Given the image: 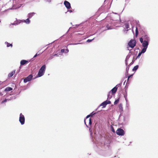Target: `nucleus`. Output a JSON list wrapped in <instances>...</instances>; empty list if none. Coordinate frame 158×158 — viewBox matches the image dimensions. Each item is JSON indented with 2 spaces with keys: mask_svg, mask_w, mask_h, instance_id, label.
Listing matches in <instances>:
<instances>
[{
  "mask_svg": "<svg viewBox=\"0 0 158 158\" xmlns=\"http://www.w3.org/2000/svg\"><path fill=\"white\" fill-rule=\"evenodd\" d=\"M46 68V66L45 65H44L41 67L37 74V76L38 77H40L44 74Z\"/></svg>",
  "mask_w": 158,
  "mask_h": 158,
  "instance_id": "nucleus-1",
  "label": "nucleus"
},
{
  "mask_svg": "<svg viewBox=\"0 0 158 158\" xmlns=\"http://www.w3.org/2000/svg\"><path fill=\"white\" fill-rule=\"evenodd\" d=\"M110 103L111 102L110 101L107 100L102 103L98 107L97 109H98V108H99L101 106H102V108H105L107 104H110Z\"/></svg>",
  "mask_w": 158,
  "mask_h": 158,
  "instance_id": "nucleus-2",
  "label": "nucleus"
},
{
  "mask_svg": "<svg viewBox=\"0 0 158 158\" xmlns=\"http://www.w3.org/2000/svg\"><path fill=\"white\" fill-rule=\"evenodd\" d=\"M136 41L135 40L131 39L128 43V45L130 47L133 48L135 46Z\"/></svg>",
  "mask_w": 158,
  "mask_h": 158,
  "instance_id": "nucleus-3",
  "label": "nucleus"
},
{
  "mask_svg": "<svg viewBox=\"0 0 158 158\" xmlns=\"http://www.w3.org/2000/svg\"><path fill=\"white\" fill-rule=\"evenodd\" d=\"M116 133L117 135H123L125 134L124 130L121 128H118L116 131Z\"/></svg>",
  "mask_w": 158,
  "mask_h": 158,
  "instance_id": "nucleus-4",
  "label": "nucleus"
},
{
  "mask_svg": "<svg viewBox=\"0 0 158 158\" xmlns=\"http://www.w3.org/2000/svg\"><path fill=\"white\" fill-rule=\"evenodd\" d=\"M19 121L20 122L22 125H23L24 123L25 118L23 114L21 113L19 115Z\"/></svg>",
  "mask_w": 158,
  "mask_h": 158,
  "instance_id": "nucleus-5",
  "label": "nucleus"
},
{
  "mask_svg": "<svg viewBox=\"0 0 158 158\" xmlns=\"http://www.w3.org/2000/svg\"><path fill=\"white\" fill-rule=\"evenodd\" d=\"M32 77L33 76L31 74L28 76L27 77H25L23 81L24 82L26 83L28 81H30L32 79Z\"/></svg>",
  "mask_w": 158,
  "mask_h": 158,
  "instance_id": "nucleus-6",
  "label": "nucleus"
},
{
  "mask_svg": "<svg viewBox=\"0 0 158 158\" xmlns=\"http://www.w3.org/2000/svg\"><path fill=\"white\" fill-rule=\"evenodd\" d=\"M64 4L67 9H69L71 8L70 4L68 1H65L64 2Z\"/></svg>",
  "mask_w": 158,
  "mask_h": 158,
  "instance_id": "nucleus-7",
  "label": "nucleus"
},
{
  "mask_svg": "<svg viewBox=\"0 0 158 158\" xmlns=\"http://www.w3.org/2000/svg\"><path fill=\"white\" fill-rule=\"evenodd\" d=\"M148 42L147 40H144L143 43H142V46L144 47H146L147 48L148 47Z\"/></svg>",
  "mask_w": 158,
  "mask_h": 158,
  "instance_id": "nucleus-8",
  "label": "nucleus"
},
{
  "mask_svg": "<svg viewBox=\"0 0 158 158\" xmlns=\"http://www.w3.org/2000/svg\"><path fill=\"white\" fill-rule=\"evenodd\" d=\"M30 61V60H22L20 61V64L21 65H23L28 63V62H29Z\"/></svg>",
  "mask_w": 158,
  "mask_h": 158,
  "instance_id": "nucleus-9",
  "label": "nucleus"
},
{
  "mask_svg": "<svg viewBox=\"0 0 158 158\" xmlns=\"http://www.w3.org/2000/svg\"><path fill=\"white\" fill-rule=\"evenodd\" d=\"M117 89L118 87L116 86L113 88L110 92H111L112 94H115L117 91Z\"/></svg>",
  "mask_w": 158,
  "mask_h": 158,
  "instance_id": "nucleus-10",
  "label": "nucleus"
},
{
  "mask_svg": "<svg viewBox=\"0 0 158 158\" xmlns=\"http://www.w3.org/2000/svg\"><path fill=\"white\" fill-rule=\"evenodd\" d=\"M124 28L127 29V31H128L130 29L129 27V25L128 23H126L124 24Z\"/></svg>",
  "mask_w": 158,
  "mask_h": 158,
  "instance_id": "nucleus-11",
  "label": "nucleus"
},
{
  "mask_svg": "<svg viewBox=\"0 0 158 158\" xmlns=\"http://www.w3.org/2000/svg\"><path fill=\"white\" fill-rule=\"evenodd\" d=\"M95 113H94V112H92L91 113V114H89V115H88L87 116L86 120H85L84 121L85 124V120H86L87 118H89L90 116H93L94 114H95Z\"/></svg>",
  "mask_w": 158,
  "mask_h": 158,
  "instance_id": "nucleus-12",
  "label": "nucleus"
},
{
  "mask_svg": "<svg viewBox=\"0 0 158 158\" xmlns=\"http://www.w3.org/2000/svg\"><path fill=\"white\" fill-rule=\"evenodd\" d=\"M15 73V71H13L10 73L8 75V77H12Z\"/></svg>",
  "mask_w": 158,
  "mask_h": 158,
  "instance_id": "nucleus-13",
  "label": "nucleus"
},
{
  "mask_svg": "<svg viewBox=\"0 0 158 158\" xmlns=\"http://www.w3.org/2000/svg\"><path fill=\"white\" fill-rule=\"evenodd\" d=\"M35 14V13L34 12H32L29 13L28 15V17L29 18H31Z\"/></svg>",
  "mask_w": 158,
  "mask_h": 158,
  "instance_id": "nucleus-14",
  "label": "nucleus"
},
{
  "mask_svg": "<svg viewBox=\"0 0 158 158\" xmlns=\"http://www.w3.org/2000/svg\"><path fill=\"white\" fill-rule=\"evenodd\" d=\"M142 37L144 40H147L148 41L149 40V38L147 35H145L144 36H143Z\"/></svg>",
  "mask_w": 158,
  "mask_h": 158,
  "instance_id": "nucleus-15",
  "label": "nucleus"
},
{
  "mask_svg": "<svg viewBox=\"0 0 158 158\" xmlns=\"http://www.w3.org/2000/svg\"><path fill=\"white\" fill-rule=\"evenodd\" d=\"M12 88L11 87H6L5 89V91H11L12 90Z\"/></svg>",
  "mask_w": 158,
  "mask_h": 158,
  "instance_id": "nucleus-16",
  "label": "nucleus"
},
{
  "mask_svg": "<svg viewBox=\"0 0 158 158\" xmlns=\"http://www.w3.org/2000/svg\"><path fill=\"white\" fill-rule=\"evenodd\" d=\"M112 93L111 92H109L107 96V99H110L112 97Z\"/></svg>",
  "mask_w": 158,
  "mask_h": 158,
  "instance_id": "nucleus-17",
  "label": "nucleus"
},
{
  "mask_svg": "<svg viewBox=\"0 0 158 158\" xmlns=\"http://www.w3.org/2000/svg\"><path fill=\"white\" fill-rule=\"evenodd\" d=\"M29 18H28L26 20H23V21H22V22H25L27 23H29L30 22V21L29 20Z\"/></svg>",
  "mask_w": 158,
  "mask_h": 158,
  "instance_id": "nucleus-18",
  "label": "nucleus"
},
{
  "mask_svg": "<svg viewBox=\"0 0 158 158\" xmlns=\"http://www.w3.org/2000/svg\"><path fill=\"white\" fill-rule=\"evenodd\" d=\"M139 33V31L138 30V28L137 27H136V30H135V37H137L138 36V35Z\"/></svg>",
  "mask_w": 158,
  "mask_h": 158,
  "instance_id": "nucleus-19",
  "label": "nucleus"
},
{
  "mask_svg": "<svg viewBox=\"0 0 158 158\" xmlns=\"http://www.w3.org/2000/svg\"><path fill=\"white\" fill-rule=\"evenodd\" d=\"M147 48L146 47H143V48L141 50V53H144L146 52Z\"/></svg>",
  "mask_w": 158,
  "mask_h": 158,
  "instance_id": "nucleus-20",
  "label": "nucleus"
},
{
  "mask_svg": "<svg viewBox=\"0 0 158 158\" xmlns=\"http://www.w3.org/2000/svg\"><path fill=\"white\" fill-rule=\"evenodd\" d=\"M139 67V66L138 65H137L135 66L134 68H133L132 70L133 71H136V70L138 69Z\"/></svg>",
  "mask_w": 158,
  "mask_h": 158,
  "instance_id": "nucleus-21",
  "label": "nucleus"
},
{
  "mask_svg": "<svg viewBox=\"0 0 158 158\" xmlns=\"http://www.w3.org/2000/svg\"><path fill=\"white\" fill-rule=\"evenodd\" d=\"M119 100V98L116 100L114 102V105H116L117 104H118V103Z\"/></svg>",
  "mask_w": 158,
  "mask_h": 158,
  "instance_id": "nucleus-22",
  "label": "nucleus"
},
{
  "mask_svg": "<svg viewBox=\"0 0 158 158\" xmlns=\"http://www.w3.org/2000/svg\"><path fill=\"white\" fill-rule=\"evenodd\" d=\"M6 44L7 45V47H9L10 46H11V47H12V44H10L8 42H6Z\"/></svg>",
  "mask_w": 158,
  "mask_h": 158,
  "instance_id": "nucleus-23",
  "label": "nucleus"
},
{
  "mask_svg": "<svg viewBox=\"0 0 158 158\" xmlns=\"http://www.w3.org/2000/svg\"><path fill=\"white\" fill-rule=\"evenodd\" d=\"M106 27L107 28L108 30L110 29H111L110 26L109 24H107L106 25Z\"/></svg>",
  "mask_w": 158,
  "mask_h": 158,
  "instance_id": "nucleus-24",
  "label": "nucleus"
},
{
  "mask_svg": "<svg viewBox=\"0 0 158 158\" xmlns=\"http://www.w3.org/2000/svg\"><path fill=\"white\" fill-rule=\"evenodd\" d=\"M110 129H111V131L114 132V133H115V130L112 126H111V127H110Z\"/></svg>",
  "mask_w": 158,
  "mask_h": 158,
  "instance_id": "nucleus-25",
  "label": "nucleus"
},
{
  "mask_svg": "<svg viewBox=\"0 0 158 158\" xmlns=\"http://www.w3.org/2000/svg\"><path fill=\"white\" fill-rule=\"evenodd\" d=\"M143 38L142 37H141L139 39V40L140 41V42L142 43H143Z\"/></svg>",
  "mask_w": 158,
  "mask_h": 158,
  "instance_id": "nucleus-26",
  "label": "nucleus"
},
{
  "mask_svg": "<svg viewBox=\"0 0 158 158\" xmlns=\"http://www.w3.org/2000/svg\"><path fill=\"white\" fill-rule=\"evenodd\" d=\"M118 107L119 109H122L123 107H122V104H120L119 105Z\"/></svg>",
  "mask_w": 158,
  "mask_h": 158,
  "instance_id": "nucleus-27",
  "label": "nucleus"
},
{
  "mask_svg": "<svg viewBox=\"0 0 158 158\" xmlns=\"http://www.w3.org/2000/svg\"><path fill=\"white\" fill-rule=\"evenodd\" d=\"M142 53H141V52H139V53L138 56L137 57V58H139V56L141 55Z\"/></svg>",
  "mask_w": 158,
  "mask_h": 158,
  "instance_id": "nucleus-28",
  "label": "nucleus"
},
{
  "mask_svg": "<svg viewBox=\"0 0 158 158\" xmlns=\"http://www.w3.org/2000/svg\"><path fill=\"white\" fill-rule=\"evenodd\" d=\"M89 125H91L92 124L91 119L90 118H89Z\"/></svg>",
  "mask_w": 158,
  "mask_h": 158,
  "instance_id": "nucleus-29",
  "label": "nucleus"
},
{
  "mask_svg": "<svg viewBox=\"0 0 158 158\" xmlns=\"http://www.w3.org/2000/svg\"><path fill=\"white\" fill-rule=\"evenodd\" d=\"M94 39V38L92 40L88 39L87 40V42H91Z\"/></svg>",
  "mask_w": 158,
  "mask_h": 158,
  "instance_id": "nucleus-30",
  "label": "nucleus"
},
{
  "mask_svg": "<svg viewBox=\"0 0 158 158\" xmlns=\"http://www.w3.org/2000/svg\"><path fill=\"white\" fill-rule=\"evenodd\" d=\"M60 52L61 53H64L65 52V49H63L61 50Z\"/></svg>",
  "mask_w": 158,
  "mask_h": 158,
  "instance_id": "nucleus-31",
  "label": "nucleus"
},
{
  "mask_svg": "<svg viewBox=\"0 0 158 158\" xmlns=\"http://www.w3.org/2000/svg\"><path fill=\"white\" fill-rule=\"evenodd\" d=\"M133 74H131L128 77V78H127V81H128L129 78L131 77H132L133 76Z\"/></svg>",
  "mask_w": 158,
  "mask_h": 158,
  "instance_id": "nucleus-32",
  "label": "nucleus"
},
{
  "mask_svg": "<svg viewBox=\"0 0 158 158\" xmlns=\"http://www.w3.org/2000/svg\"><path fill=\"white\" fill-rule=\"evenodd\" d=\"M7 101V99H6L5 100H4L3 101H2V103L5 102H6Z\"/></svg>",
  "mask_w": 158,
  "mask_h": 158,
  "instance_id": "nucleus-33",
  "label": "nucleus"
},
{
  "mask_svg": "<svg viewBox=\"0 0 158 158\" xmlns=\"http://www.w3.org/2000/svg\"><path fill=\"white\" fill-rule=\"evenodd\" d=\"M125 61L126 64V65H127V57L126 58V59L125 60Z\"/></svg>",
  "mask_w": 158,
  "mask_h": 158,
  "instance_id": "nucleus-34",
  "label": "nucleus"
},
{
  "mask_svg": "<svg viewBox=\"0 0 158 158\" xmlns=\"http://www.w3.org/2000/svg\"><path fill=\"white\" fill-rule=\"evenodd\" d=\"M65 52L66 53L68 52H69V50L68 49H65Z\"/></svg>",
  "mask_w": 158,
  "mask_h": 158,
  "instance_id": "nucleus-35",
  "label": "nucleus"
},
{
  "mask_svg": "<svg viewBox=\"0 0 158 158\" xmlns=\"http://www.w3.org/2000/svg\"><path fill=\"white\" fill-rule=\"evenodd\" d=\"M134 61L133 60H132V62L130 64V65H131V64H132L134 63Z\"/></svg>",
  "mask_w": 158,
  "mask_h": 158,
  "instance_id": "nucleus-36",
  "label": "nucleus"
},
{
  "mask_svg": "<svg viewBox=\"0 0 158 158\" xmlns=\"http://www.w3.org/2000/svg\"><path fill=\"white\" fill-rule=\"evenodd\" d=\"M129 69V67H127V68H126V71H127V72H128V69Z\"/></svg>",
  "mask_w": 158,
  "mask_h": 158,
  "instance_id": "nucleus-37",
  "label": "nucleus"
},
{
  "mask_svg": "<svg viewBox=\"0 0 158 158\" xmlns=\"http://www.w3.org/2000/svg\"><path fill=\"white\" fill-rule=\"evenodd\" d=\"M38 55L37 54V53H36L34 56L33 58H35V57H36Z\"/></svg>",
  "mask_w": 158,
  "mask_h": 158,
  "instance_id": "nucleus-38",
  "label": "nucleus"
},
{
  "mask_svg": "<svg viewBox=\"0 0 158 158\" xmlns=\"http://www.w3.org/2000/svg\"><path fill=\"white\" fill-rule=\"evenodd\" d=\"M70 44L71 45H75L76 44Z\"/></svg>",
  "mask_w": 158,
  "mask_h": 158,
  "instance_id": "nucleus-39",
  "label": "nucleus"
},
{
  "mask_svg": "<svg viewBox=\"0 0 158 158\" xmlns=\"http://www.w3.org/2000/svg\"><path fill=\"white\" fill-rule=\"evenodd\" d=\"M69 11L70 12H72V10H69Z\"/></svg>",
  "mask_w": 158,
  "mask_h": 158,
  "instance_id": "nucleus-40",
  "label": "nucleus"
},
{
  "mask_svg": "<svg viewBox=\"0 0 158 158\" xmlns=\"http://www.w3.org/2000/svg\"><path fill=\"white\" fill-rule=\"evenodd\" d=\"M57 55V54H55V55H54V56H56V55Z\"/></svg>",
  "mask_w": 158,
  "mask_h": 158,
  "instance_id": "nucleus-41",
  "label": "nucleus"
},
{
  "mask_svg": "<svg viewBox=\"0 0 158 158\" xmlns=\"http://www.w3.org/2000/svg\"><path fill=\"white\" fill-rule=\"evenodd\" d=\"M15 23H13L12 24H13V25H15Z\"/></svg>",
  "mask_w": 158,
  "mask_h": 158,
  "instance_id": "nucleus-42",
  "label": "nucleus"
}]
</instances>
